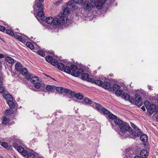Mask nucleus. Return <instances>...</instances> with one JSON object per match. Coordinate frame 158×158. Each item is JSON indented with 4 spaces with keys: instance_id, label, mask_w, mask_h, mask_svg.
Segmentation results:
<instances>
[{
    "instance_id": "obj_5",
    "label": "nucleus",
    "mask_w": 158,
    "mask_h": 158,
    "mask_svg": "<svg viewBox=\"0 0 158 158\" xmlns=\"http://www.w3.org/2000/svg\"><path fill=\"white\" fill-rule=\"evenodd\" d=\"M144 105L148 112L151 114H152L154 112L158 111V109L156 106L154 104H151V103L148 101L144 102Z\"/></svg>"
},
{
    "instance_id": "obj_32",
    "label": "nucleus",
    "mask_w": 158,
    "mask_h": 158,
    "mask_svg": "<svg viewBox=\"0 0 158 158\" xmlns=\"http://www.w3.org/2000/svg\"><path fill=\"white\" fill-rule=\"evenodd\" d=\"M102 112L105 114H108L110 113V112L107 109L105 108H102L101 109Z\"/></svg>"
},
{
    "instance_id": "obj_43",
    "label": "nucleus",
    "mask_w": 158,
    "mask_h": 158,
    "mask_svg": "<svg viewBox=\"0 0 158 158\" xmlns=\"http://www.w3.org/2000/svg\"><path fill=\"white\" fill-rule=\"evenodd\" d=\"M52 59V57L50 56H48L45 58L46 60L49 63H51Z\"/></svg>"
},
{
    "instance_id": "obj_33",
    "label": "nucleus",
    "mask_w": 158,
    "mask_h": 158,
    "mask_svg": "<svg viewBox=\"0 0 158 158\" xmlns=\"http://www.w3.org/2000/svg\"><path fill=\"white\" fill-rule=\"evenodd\" d=\"M55 89L57 92L60 93H63V87H61L55 86L54 89Z\"/></svg>"
},
{
    "instance_id": "obj_37",
    "label": "nucleus",
    "mask_w": 158,
    "mask_h": 158,
    "mask_svg": "<svg viewBox=\"0 0 158 158\" xmlns=\"http://www.w3.org/2000/svg\"><path fill=\"white\" fill-rule=\"evenodd\" d=\"M123 92L122 90L119 89V90L114 92V93L117 96H120L122 94Z\"/></svg>"
},
{
    "instance_id": "obj_50",
    "label": "nucleus",
    "mask_w": 158,
    "mask_h": 158,
    "mask_svg": "<svg viewBox=\"0 0 158 158\" xmlns=\"http://www.w3.org/2000/svg\"><path fill=\"white\" fill-rule=\"evenodd\" d=\"M87 81L89 82H91L92 83H94L95 80L93 78H88Z\"/></svg>"
},
{
    "instance_id": "obj_39",
    "label": "nucleus",
    "mask_w": 158,
    "mask_h": 158,
    "mask_svg": "<svg viewBox=\"0 0 158 158\" xmlns=\"http://www.w3.org/2000/svg\"><path fill=\"white\" fill-rule=\"evenodd\" d=\"M27 70L26 69L23 68L22 69L21 71V73L24 75H26L27 74Z\"/></svg>"
},
{
    "instance_id": "obj_62",
    "label": "nucleus",
    "mask_w": 158,
    "mask_h": 158,
    "mask_svg": "<svg viewBox=\"0 0 158 158\" xmlns=\"http://www.w3.org/2000/svg\"><path fill=\"white\" fill-rule=\"evenodd\" d=\"M141 109L143 110V111H145V107L144 106H143L142 107H141Z\"/></svg>"
},
{
    "instance_id": "obj_57",
    "label": "nucleus",
    "mask_w": 158,
    "mask_h": 158,
    "mask_svg": "<svg viewBox=\"0 0 158 158\" xmlns=\"http://www.w3.org/2000/svg\"><path fill=\"white\" fill-rule=\"evenodd\" d=\"M131 126L133 128H135V127H136V126H135V124H134V123H131Z\"/></svg>"
},
{
    "instance_id": "obj_59",
    "label": "nucleus",
    "mask_w": 158,
    "mask_h": 158,
    "mask_svg": "<svg viewBox=\"0 0 158 158\" xmlns=\"http://www.w3.org/2000/svg\"><path fill=\"white\" fill-rule=\"evenodd\" d=\"M4 57V56L2 54H0V58H2Z\"/></svg>"
},
{
    "instance_id": "obj_26",
    "label": "nucleus",
    "mask_w": 158,
    "mask_h": 158,
    "mask_svg": "<svg viewBox=\"0 0 158 158\" xmlns=\"http://www.w3.org/2000/svg\"><path fill=\"white\" fill-rule=\"evenodd\" d=\"M84 102L87 104L93 105V102H94L90 100L88 98H85L84 99Z\"/></svg>"
},
{
    "instance_id": "obj_15",
    "label": "nucleus",
    "mask_w": 158,
    "mask_h": 158,
    "mask_svg": "<svg viewBox=\"0 0 158 158\" xmlns=\"http://www.w3.org/2000/svg\"><path fill=\"white\" fill-rule=\"evenodd\" d=\"M91 106H92L95 107L98 110H100L101 109H102V108L101 105L94 102H93V105H91Z\"/></svg>"
},
{
    "instance_id": "obj_16",
    "label": "nucleus",
    "mask_w": 158,
    "mask_h": 158,
    "mask_svg": "<svg viewBox=\"0 0 158 158\" xmlns=\"http://www.w3.org/2000/svg\"><path fill=\"white\" fill-rule=\"evenodd\" d=\"M5 59L6 61L9 64H13L14 63V59L10 57L6 56Z\"/></svg>"
},
{
    "instance_id": "obj_6",
    "label": "nucleus",
    "mask_w": 158,
    "mask_h": 158,
    "mask_svg": "<svg viewBox=\"0 0 158 158\" xmlns=\"http://www.w3.org/2000/svg\"><path fill=\"white\" fill-rule=\"evenodd\" d=\"M135 104L138 107L141 106L143 104L141 98L139 95L136 94L135 96Z\"/></svg>"
},
{
    "instance_id": "obj_56",
    "label": "nucleus",
    "mask_w": 158,
    "mask_h": 158,
    "mask_svg": "<svg viewBox=\"0 0 158 158\" xmlns=\"http://www.w3.org/2000/svg\"><path fill=\"white\" fill-rule=\"evenodd\" d=\"M69 94H70L71 96H75V93L73 92H72L70 90L69 93Z\"/></svg>"
},
{
    "instance_id": "obj_23",
    "label": "nucleus",
    "mask_w": 158,
    "mask_h": 158,
    "mask_svg": "<svg viewBox=\"0 0 158 158\" xmlns=\"http://www.w3.org/2000/svg\"><path fill=\"white\" fill-rule=\"evenodd\" d=\"M10 121L9 119L6 117H4L3 118L2 124L3 125H6Z\"/></svg>"
},
{
    "instance_id": "obj_4",
    "label": "nucleus",
    "mask_w": 158,
    "mask_h": 158,
    "mask_svg": "<svg viewBox=\"0 0 158 158\" xmlns=\"http://www.w3.org/2000/svg\"><path fill=\"white\" fill-rule=\"evenodd\" d=\"M70 12V9L68 8H66L64 9L63 13L58 15V17H59L62 23H67L69 22V19L67 16Z\"/></svg>"
},
{
    "instance_id": "obj_52",
    "label": "nucleus",
    "mask_w": 158,
    "mask_h": 158,
    "mask_svg": "<svg viewBox=\"0 0 158 158\" xmlns=\"http://www.w3.org/2000/svg\"><path fill=\"white\" fill-rule=\"evenodd\" d=\"M70 90L67 89L66 88L64 89L63 88V93L64 92L66 94H69V93Z\"/></svg>"
},
{
    "instance_id": "obj_61",
    "label": "nucleus",
    "mask_w": 158,
    "mask_h": 158,
    "mask_svg": "<svg viewBox=\"0 0 158 158\" xmlns=\"http://www.w3.org/2000/svg\"><path fill=\"white\" fill-rule=\"evenodd\" d=\"M134 158H142L140 156H135Z\"/></svg>"
},
{
    "instance_id": "obj_27",
    "label": "nucleus",
    "mask_w": 158,
    "mask_h": 158,
    "mask_svg": "<svg viewBox=\"0 0 158 158\" xmlns=\"http://www.w3.org/2000/svg\"><path fill=\"white\" fill-rule=\"evenodd\" d=\"M75 97L77 99L82 100L84 98L83 94L81 93H78L75 94Z\"/></svg>"
},
{
    "instance_id": "obj_24",
    "label": "nucleus",
    "mask_w": 158,
    "mask_h": 158,
    "mask_svg": "<svg viewBox=\"0 0 158 158\" xmlns=\"http://www.w3.org/2000/svg\"><path fill=\"white\" fill-rule=\"evenodd\" d=\"M5 88L4 86L3 83H0V93H3L5 91Z\"/></svg>"
},
{
    "instance_id": "obj_11",
    "label": "nucleus",
    "mask_w": 158,
    "mask_h": 158,
    "mask_svg": "<svg viewBox=\"0 0 158 158\" xmlns=\"http://www.w3.org/2000/svg\"><path fill=\"white\" fill-rule=\"evenodd\" d=\"M140 155L143 158H145L148 156V153L147 150L144 149L142 150L140 152Z\"/></svg>"
},
{
    "instance_id": "obj_31",
    "label": "nucleus",
    "mask_w": 158,
    "mask_h": 158,
    "mask_svg": "<svg viewBox=\"0 0 158 158\" xmlns=\"http://www.w3.org/2000/svg\"><path fill=\"white\" fill-rule=\"evenodd\" d=\"M26 45L27 47L31 50L34 48V46L33 44L30 42H27L26 43Z\"/></svg>"
},
{
    "instance_id": "obj_28",
    "label": "nucleus",
    "mask_w": 158,
    "mask_h": 158,
    "mask_svg": "<svg viewBox=\"0 0 158 158\" xmlns=\"http://www.w3.org/2000/svg\"><path fill=\"white\" fill-rule=\"evenodd\" d=\"M108 117L110 119H114V120L117 119H119V118H117V117L114 115L111 112L110 114H109Z\"/></svg>"
},
{
    "instance_id": "obj_8",
    "label": "nucleus",
    "mask_w": 158,
    "mask_h": 158,
    "mask_svg": "<svg viewBox=\"0 0 158 158\" xmlns=\"http://www.w3.org/2000/svg\"><path fill=\"white\" fill-rule=\"evenodd\" d=\"M131 132L130 131L129 132L130 133V135H131L130 137L133 138H136L137 136L140 135L142 133L140 132L135 131V132H134L133 131L131 130Z\"/></svg>"
},
{
    "instance_id": "obj_21",
    "label": "nucleus",
    "mask_w": 158,
    "mask_h": 158,
    "mask_svg": "<svg viewBox=\"0 0 158 158\" xmlns=\"http://www.w3.org/2000/svg\"><path fill=\"white\" fill-rule=\"evenodd\" d=\"M64 64L61 63H59L57 64V67L60 70L63 71L65 67Z\"/></svg>"
},
{
    "instance_id": "obj_36",
    "label": "nucleus",
    "mask_w": 158,
    "mask_h": 158,
    "mask_svg": "<svg viewBox=\"0 0 158 158\" xmlns=\"http://www.w3.org/2000/svg\"><path fill=\"white\" fill-rule=\"evenodd\" d=\"M51 64L53 66H55L56 65H57V64L58 63L57 60L56 59L53 58L51 61Z\"/></svg>"
},
{
    "instance_id": "obj_44",
    "label": "nucleus",
    "mask_w": 158,
    "mask_h": 158,
    "mask_svg": "<svg viewBox=\"0 0 158 158\" xmlns=\"http://www.w3.org/2000/svg\"><path fill=\"white\" fill-rule=\"evenodd\" d=\"M18 152L21 153L22 152L24 151V148L22 146H19L18 147L16 148Z\"/></svg>"
},
{
    "instance_id": "obj_14",
    "label": "nucleus",
    "mask_w": 158,
    "mask_h": 158,
    "mask_svg": "<svg viewBox=\"0 0 158 158\" xmlns=\"http://www.w3.org/2000/svg\"><path fill=\"white\" fill-rule=\"evenodd\" d=\"M89 77V75L86 73H82L81 76V79L87 81L88 78Z\"/></svg>"
},
{
    "instance_id": "obj_22",
    "label": "nucleus",
    "mask_w": 158,
    "mask_h": 158,
    "mask_svg": "<svg viewBox=\"0 0 158 158\" xmlns=\"http://www.w3.org/2000/svg\"><path fill=\"white\" fill-rule=\"evenodd\" d=\"M36 6L38 8V11L41 10H44V6L40 2H38L36 3Z\"/></svg>"
},
{
    "instance_id": "obj_9",
    "label": "nucleus",
    "mask_w": 158,
    "mask_h": 158,
    "mask_svg": "<svg viewBox=\"0 0 158 158\" xmlns=\"http://www.w3.org/2000/svg\"><path fill=\"white\" fill-rule=\"evenodd\" d=\"M52 23L54 26H58L61 27V23H62L61 22V23H60L59 19L57 18H55L54 19L53 22Z\"/></svg>"
},
{
    "instance_id": "obj_51",
    "label": "nucleus",
    "mask_w": 158,
    "mask_h": 158,
    "mask_svg": "<svg viewBox=\"0 0 158 158\" xmlns=\"http://www.w3.org/2000/svg\"><path fill=\"white\" fill-rule=\"evenodd\" d=\"M1 145L5 148H6L8 147V144L5 142H2L1 143Z\"/></svg>"
},
{
    "instance_id": "obj_10",
    "label": "nucleus",
    "mask_w": 158,
    "mask_h": 158,
    "mask_svg": "<svg viewBox=\"0 0 158 158\" xmlns=\"http://www.w3.org/2000/svg\"><path fill=\"white\" fill-rule=\"evenodd\" d=\"M140 139L143 142H146L148 140V138L147 135L145 134H143L142 133L140 135Z\"/></svg>"
},
{
    "instance_id": "obj_48",
    "label": "nucleus",
    "mask_w": 158,
    "mask_h": 158,
    "mask_svg": "<svg viewBox=\"0 0 158 158\" xmlns=\"http://www.w3.org/2000/svg\"><path fill=\"white\" fill-rule=\"evenodd\" d=\"M83 0H74V2L77 4H81L82 5V2Z\"/></svg>"
},
{
    "instance_id": "obj_30",
    "label": "nucleus",
    "mask_w": 158,
    "mask_h": 158,
    "mask_svg": "<svg viewBox=\"0 0 158 158\" xmlns=\"http://www.w3.org/2000/svg\"><path fill=\"white\" fill-rule=\"evenodd\" d=\"M7 104L11 108H13L15 107V104L14 103L12 100L7 101Z\"/></svg>"
},
{
    "instance_id": "obj_55",
    "label": "nucleus",
    "mask_w": 158,
    "mask_h": 158,
    "mask_svg": "<svg viewBox=\"0 0 158 158\" xmlns=\"http://www.w3.org/2000/svg\"><path fill=\"white\" fill-rule=\"evenodd\" d=\"M5 28L3 26H0V31H5Z\"/></svg>"
},
{
    "instance_id": "obj_58",
    "label": "nucleus",
    "mask_w": 158,
    "mask_h": 158,
    "mask_svg": "<svg viewBox=\"0 0 158 158\" xmlns=\"http://www.w3.org/2000/svg\"><path fill=\"white\" fill-rule=\"evenodd\" d=\"M72 9L73 10L76 9L77 8L76 6L75 5H74L73 6H72Z\"/></svg>"
},
{
    "instance_id": "obj_3",
    "label": "nucleus",
    "mask_w": 158,
    "mask_h": 158,
    "mask_svg": "<svg viewBox=\"0 0 158 158\" xmlns=\"http://www.w3.org/2000/svg\"><path fill=\"white\" fill-rule=\"evenodd\" d=\"M65 73L71 74L73 76L77 77L79 76L83 72V70L81 68L77 69V66L75 65H71L70 67L65 66L63 70Z\"/></svg>"
},
{
    "instance_id": "obj_35",
    "label": "nucleus",
    "mask_w": 158,
    "mask_h": 158,
    "mask_svg": "<svg viewBox=\"0 0 158 158\" xmlns=\"http://www.w3.org/2000/svg\"><path fill=\"white\" fill-rule=\"evenodd\" d=\"M103 82L101 80H95L94 83L98 85L101 86L102 85Z\"/></svg>"
},
{
    "instance_id": "obj_42",
    "label": "nucleus",
    "mask_w": 158,
    "mask_h": 158,
    "mask_svg": "<svg viewBox=\"0 0 158 158\" xmlns=\"http://www.w3.org/2000/svg\"><path fill=\"white\" fill-rule=\"evenodd\" d=\"M37 53L42 57L44 56L45 55L44 52L42 50H38Z\"/></svg>"
},
{
    "instance_id": "obj_60",
    "label": "nucleus",
    "mask_w": 158,
    "mask_h": 158,
    "mask_svg": "<svg viewBox=\"0 0 158 158\" xmlns=\"http://www.w3.org/2000/svg\"><path fill=\"white\" fill-rule=\"evenodd\" d=\"M3 83V79L2 78V79H1V77H0V83Z\"/></svg>"
},
{
    "instance_id": "obj_40",
    "label": "nucleus",
    "mask_w": 158,
    "mask_h": 158,
    "mask_svg": "<svg viewBox=\"0 0 158 158\" xmlns=\"http://www.w3.org/2000/svg\"><path fill=\"white\" fill-rule=\"evenodd\" d=\"M6 32L7 34L11 36H13L14 35V33L10 30L7 29L6 30Z\"/></svg>"
},
{
    "instance_id": "obj_54",
    "label": "nucleus",
    "mask_w": 158,
    "mask_h": 158,
    "mask_svg": "<svg viewBox=\"0 0 158 158\" xmlns=\"http://www.w3.org/2000/svg\"><path fill=\"white\" fill-rule=\"evenodd\" d=\"M74 2V0H70L68 2V5L71 6L73 4Z\"/></svg>"
},
{
    "instance_id": "obj_29",
    "label": "nucleus",
    "mask_w": 158,
    "mask_h": 158,
    "mask_svg": "<svg viewBox=\"0 0 158 158\" xmlns=\"http://www.w3.org/2000/svg\"><path fill=\"white\" fill-rule=\"evenodd\" d=\"M120 86L116 84H114L113 86L112 89L114 91L116 92L120 89Z\"/></svg>"
},
{
    "instance_id": "obj_47",
    "label": "nucleus",
    "mask_w": 158,
    "mask_h": 158,
    "mask_svg": "<svg viewBox=\"0 0 158 158\" xmlns=\"http://www.w3.org/2000/svg\"><path fill=\"white\" fill-rule=\"evenodd\" d=\"M21 153L22 154L23 156H25L27 155L28 152L27 151L25 150L24 149V151H23Z\"/></svg>"
},
{
    "instance_id": "obj_1",
    "label": "nucleus",
    "mask_w": 158,
    "mask_h": 158,
    "mask_svg": "<svg viewBox=\"0 0 158 158\" xmlns=\"http://www.w3.org/2000/svg\"><path fill=\"white\" fill-rule=\"evenodd\" d=\"M105 0H83L82 6L83 9L87 11H90L92 8L96 7L98 9H101L105 2Z\"/></svg>"
},
{
    "instance_id": "obj_34",
    "label": "nucleus",
    "mask_w": 158,
    "mask_h": 158,
    "mask_svg": "<svg viewBox=\"0 0 158 158\" xmlns=\"http://www.w3.org/2000/svg\"><path fill=\"white\" fill-rule=\"evenodd\" d=\"M55 86H52L51 85H48L46 87V89L48 91H52L54 89Z\"/></svg>"
},
{
    "instance_id": "obj_20",
    "label": "nucleus",
    "mask_w": 158,
    "mask_h": 158,
    "mask_svg": "<svg viewBox=\"0 0 158 158\" xmlns=\"http://www.w3.org/2000/svg\"><path fill=\"white\" fill-rule=\"evenodd\" d=\"M54 19L52 17H49L46 20V22L48 24H51L53 22Z\"/></svg>"
},
{
    "instance_id": "obj_46",
    "label": "nucleus",
    "mask_w": 158,
    "mask_h": 158,
    "mask_svg": "<svg viewBox=\"0 0 158 158\" xmlns=\"http://www.w3.org/2000/svg\"><path fill=\"white\" fill-rule=\"evenodd\" d=\"M12 111L10 110H6V114L7 115H11L12 113Z\"/></svg>"
},
{
    "instance_id": "obj_41",
    "label": "nucleus",
    "mask_w": 158,
    "mask_h": 158,
    "mask_svg": "<svg viewBox=\"0 0 158 158\" xmlns=\"http://www.w3.org/2000/svg\"><path fill=\"white\" fill-rule=\"evenodd\" d=\"M27 157V158H35V156L34 153L30 152L28 153Z\"/></svg>"
},
{
    "instance_id": "obj_13",
    "label": "nucleus",
    "mask_w": 158,
    "mask_h": 158,
    "mask_svg": "<svg viewBox=\"0 0 158 158\" xmlns=\"http://www.w3.org/2000/svg\"><path fill=\"white\" fill-rule=\"evenodd\" d=\"M2 96L4 99H6L8 101H11L13 99L12 96L9 94H7L4 95V94H3Z\"/></svg>"
},
{
    "instance_id": "obj_19",
    "label": "nucleus",
    "mask_w": 158,
    "mask_h": 158,
    "mask_svg": "<svg viewBox=\"0 0 158 158\" xmlns=\"http://www.w3.org/2000/svg\"><path fill=\"white\" fill-rule=\"evenodd\" d=\"M15 69L18 71H20L22 69L21 64L19 63H17L15 65Z\"/></svg>"
},
{
    "instance_id": "obj_49",
    "label": "nucleus",
    "mask_w": 158,
    "mask_h": 158,
    "mask_svg": "<svg viewBox=\"0 0 158 158\" xmlns=\"http://www.w3.org/2000/svg\"><path fill=\"white\" fill-rule=\"evenodd\" d=\"M62 0H59L54 2V3L55 5H59V4L61 3H62Z\"/></svg>"
},
{
    "instance_id": "obj_38",
    "label": "nucleus",
    "mask_w": 158,
    "mask_h": 158,
    "mask_svg": "<svg viewBox=\"0 0 158 158\" xmlns=\"http://www.w3.org/2000/svg\"><path fill=\"white\" fill-rule=\"evenodd\" d=\"M19 142L17 140L13 143V146L16 149L19 146Z\"/></svg>"
},
{
    "instance_id": "obj_25",
    "label": "nucleus",
    "mask_w": 158,
    "mask_h": 158,
    "mask_svg": "<svg viewBox=\"0 0 158 158\" xmlns=\"http://www.w3.org/2000/svg\"><path fill=\"white\" fill-rule=\"evenodd\" d=\"M44 13L43 11V10H41L38 11L37 13V15L39 17H40L41 19L42 20V18H43L44 15Z\"/></svg>"
},
{
    "instance_id": "obj_7",
    "label": "nucleus",
    "mask_w": 158,
    "mask_h": 158,
    "mask_svg": "<svg viewBox=\"0 0 158 158\" xmlns=\"http://www.w3.org/2000/svg\"><path fill=\"white\" fill-rule=\"evenodd\" d=\"M122 98L126 100H129L131 103H134L135 102V99L133 97L131 98L129 95L127 93H124L122 96Z\"/></svg>"
},
{
    "instance_id": "obj_2",
    "label": "nucleus",
    "mask_w": 158,
    "mask_h": 158,
    "mask_svg": "<svg viewBox=\"0 0 158 158\" xmlns=\"http://www.w3.org/2000/svg\"><path fill=\"white\" fill-rule=\"evenodd\" d=\"M114 123L119 126L120 132L119 133L121 135L122 139L127 138L129 136L127 132H129L131 128L129 125L126 122H123L119 119H117L114 120Z\"/></svg>"
},
{
    "instance_id": "obj_53",
    "label": "nucleus",
    "mask_w": 158,
    "mask_h": 158,
    "mask_svg": "<svg viewBox=\"0 0 158 158\" xmlns=\"http://www.w3.org/2000/svg\"><path fill=\"white\" fill-rule=\"evenodd\" d=\"M134 129L135 130V131L138 132L142 133V131H140L139 129L137 126L136 127H135V128Z\"/></svg>"
},
{
    "instance_id": "obj_17",
    "label": "nucleus",
    "mask_w": 158,
    "mask_h": 158,
    "mask_svg": "<svg viewBox=\"0 0 158 158\" xmlns=\"http://www.w3.org/2000/svg\"><path fill=\"white\" fill-rule=\"evenodd\" d=\"M14 37L15 38L18 40L24 43L25 42V40L24 38L21 37V36L18 35H14Z\"/></svg>"
},
{
    "instance_id": "obj_64",
    "label": "nucleus",
    "mask_w": 158,
    "mask_h": 158,
    "mask_svg": "<svg viewBox=\"0 0 158 158\" xmlns=\"http://www.w3.org/2000/svg\"><path fill=\"white\" fill-rule=\"evenodd\" d=\"M31 77V76H29V75H28V76L27 77V78L28 79L30 78Z\"/></svg>"
},
{
    "instance_id": "obj_45",
    "label": "nucleus",
    "mask_w": 158,
    "mask_h": 158,
    "mask_svg": "<svg viewBox=\"0 0 158 158\" xmlns=\"http://www.w3.org/2000/svg\"><path fill=\"white\" fill-rule=\"evenodd\" d=\"M34 84V87L36 89H38L40 88L41 86V84L40 83H39L38 82L37 83H36Z\"/></svg>"
},
{
    "instance_id": "obj_12",
    "label": "nucleus",
    "mask_w": 158,
    "mask_h": 158,
    "mask_svg": "<svg viewBox=\"0 0 158 158\" xmlns=\"http://www.w3.org/2000/svg\"><path fill=\"white\" fill-rule=\"evenodd\" d=\"M110 84L109 82L105 81L103 83L102 86L104 88L108 89L110 87Z\"/></svg>"
},
{
    "instance_id": "obj_63",
    "label": "nucleus",
    "mask_w": 158,
    "mask_h": 158,
    "mask_svg": "<svg viewBox=\"0 0 158 158\" xmlns=\"http://www.w3.org/2000/svg\"><path fill=\"white\" fill-rule=\"evenodd\" d=\"M148 88L149 89H151V87L150 86H148Z\"/></svg>"
},
{
    "instance_id": "obj_18",
    "label": "nucleus",
    "mask_w": 158,
    "mask_h": 158,
    "mask_svg": "<svg viewBox=\"0 0 158 158\" xmlns=\"http://www.w3.org/2000/svg\"><path fill=\"white\" fill-rule=\"evenodd\" d=\"M39 81V78L36 76L32 77L31 79V81L33 84L37 83Z\"/></svg>"
}]
</instances>
